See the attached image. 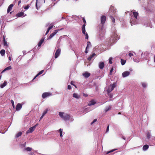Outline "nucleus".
I'll list each match as a JSON object with an SVG mask.
<instances>
[{
    "label": "nucleus",
    "mask_w": 155,
    "mask_h": 155,
    "mask_svg": "<svg viewBox=\"0 0 155 155\" xmlns=\"http://www.w3.org/2000/svg\"><path fill=\"white\" fill-rule=\"evenodd\" d=\"M11 69H12L11 67V66H9L6 68H5L3 71H2L1 73H3L5 71L8 70H10Z\"/></svg>",
    "instance_id": "6ab92c4d"
},
{
    "label": "nucleus",
    "mask_w": 155,
    "mask_h": 155,
    "mask_svg": "<svg viewBox=\"0 0 155 155\" xmlns=\"http://www.w3.org/2000/svg\"><path fill=\"white\" fill-rule=\"evenodd\" d=\"M95 55V54L94 53L93 54H92V55H91V57L93 58V57H94Z\"/></svg>",
    "instance_id": "603ef678"
},
{
    "label": "nucleus",
    "mask_w": 155,
    "mask_h": 155,
    "mask_svg": "<svg viewBox=\"0 0 155 155\" xmlns=\"http://www.w3.org/2000/svg\"><path fill=\"white\" fill-rule=\"evenodd\" d=\"M85 36H86L85 38L86 39H88V36L87 34L86 33H85Z\"/></svg>",
    "instance_id": "a18cd8bd"
},
{
    "label": "nucleus",
    "mask_w": 155,
    "mask_h": 155,
    "mask_svg": "<svg viewBox=\"0 0 155 155\" xmlns=\"http://www.w3.org/2000/svg\"><path fill=\"white\" fill-rule=\"evenodd\" d=\"M117 150V149H113L112 150H110V151H108L107 153V154H108V153H110L112 152H114V151L115 150Z\"/></svg>",
    "instance_id": "4c0bfd02"
},
{
    "label": "nucleus",
    "mask_w": 155,
    "mask_h": 155,
    "mask_svg": "<svg viewBox=\"0 0 155 155\" xmlns=\"http://www.w3.org/2000/svg\"><path fill=\"white\" fill-rule=\"evenodd\" d=\"M126 62V61L125 60H123L122 59H121V64L122 65H124Z\"/></svg>",
    "instance_id": "c85d7f7f"
},
{
    "label": "nucleus",
    "mask_w": 155,
    "mask_h": 155,
    "mask_svg": "<svg viewBox=\"0 0 155 155\" xmlns=\"http://www.w3.org/2000/svg\"><path fill=\"white\" fill-rule=\"evenodd\" d=\"M112 58L110 57L109 58V63L110 64H111L112 63Z\"/></svg>",
    "instance_id": "72a5a7b5"
},
{
    "label": "nucleus",
    "mask_w": 155,
    "mask_h": 155,
    "mask_svg": "<svg viewBox=\"0 0 155 155\" xmlns=\"http://www.w3.org/2000/svg\"><path fill=\"white\" fill-rule=\"evenodd\" d=\"M82 20H83V22L84 23V25L85 26L86 25V22L85 20V19L84 18H83L82 19Z\"/></svg>",
    "instance_id": "58836bf2"
},
{
    "label": "nucleus",
    "mask_w": 155,
    "mask_h": 155,
    "mask_svg": "<svg viewBox=\"0 0 155 155\" xmlns=\"http://www.w3.org/2000/svg\"><path fill=\"white\" fill-rule=\"evenodd\" d=\"M128 55L129 56L131 57L133 56V54L131 53H129Z\"/></svg>",
    "instance_id": "49530a36"
},
{
    "label": "nucleus",
    "mask_w": 155,
    "mask_h": 155,
    "mask_svg": "<svg viewBox=\"0 0 155 155\" xmlns=\"http://www.w3.org/2000/svg\"><path fill=\"white\" fill-rule=\"evenodd\" d=\"M97 121V119H94L93 121L91 122V124L92 125L93 124L94 122H96Z\"/></svg>",
    "instance_id": "37998d69"
},
{
    "label": "nucleus",
    "mask_w": 155,
    "mask_h": 155,
    "mask_svg": "<svg viewBox=\"0 0 155 155\" xmlns=\"http://www.w3.org/2000/svg\"><path fill=\"white\" fill-rule=\"evenodd\" d=\"M92 58L91 57V55H90V56L88 57L87 58V60L88 61H90L91 60V58Z\"/></svg>",
    "instance_id": "c03bdc74"
},
{
    "label": "nucleus",
    "mask_w": 155,
    "mask_h": 155,
    "mask_svg": "<svg viewBox=\"0 0 155 155\" xmlns=\"http://www.w3.org/2000/svg\"><path fill=\"white\" fill-rule=\"evenodd\" d=\"M133 15L135 18L136 19L137 18L138 13L136 12H133Z\"/></svg>",
    "instance_id": "a878e982"
},
{
    "label": "nucleus",
    "mask_w": 155,
    "mask_h": 155,
    "mask_svg": "<svg viewBox=\"0 0 155 155\" xmlns=\"http://www.w3.org/2000/svg\"><path fill=\"white\" fill-rule=\"evenodd\" d=\"M59 30H55L54 31V32L51 33L49 36V37L48 38V39H49L51 38H52L58 32V31H59Z\"/></svg>",
    "instance_id": "1a4fd4ad"
},
{
    "label": "nucleus",
    "mask_w": 155,
    "mask_h": 155,
    "mask_svg": "<svg viewBox=\"0 0 155 155\" xmlns=\"http://www.w3.org/2000/svg\"><path fill=\"white\" fill-rule=\"evenodd\" d=\"M116 86V83H114L112 84H111L109 87L108 88L107 91L108 93H110L114 89Z\"/></svg>",
    "instance_id": "7ed1b4c3"
},
{
    "label": "nucleus",
    "mask_w": 155,
    "mask_h": 155,
    "mask_svg": "<svg viewBox=\"0 0 155 155\" xmlns=\"http://www.w3.org/2000/svg\"><path fill=\"white\" fill-rule=\"evenodd\" d=\"M52 95L51 93L50 92H45L42 94V97L43 98H45L46 97L51 96Z\"/></svg>",
    "instance_id": "20e7f679"
},
{
    "label": "nucleus",
    "mask_w": 155,
    "mask_h": 155,
    "mask_svg": "<svg viewBox=\"0 0 155 155\" xmlns=\"http://www.w3.org/2000/svg\"><path fill=\"white\" fill-rule=\"evenodd\" d=\"M154 61L155 62V57H154Z\"/></svg>",
    "instance_id": "69168bd1"
},
{
    "label": "nucleus",
    "mask_w": 155,
    "mask_h": 155,
    "mask_svg": "<svg viewBox=\"0 0 155 155\" xmlns=\"http://www.w3.org/2000/svg\"><path fill=\"white\" fill-rule=\"evenodd\" d=\"M71 85H68V89L70 90L71 89Z\"/></svg>",
    "instance_id": "de8ad7c7"
},
{
    "label": "nucleus",
    "mask_w": 155,
    "mask_h": 155,
    "mask_svg": "<svg viewBox=\"0 0 155 155\" xmlns=\"http://www.w3.org/2000/svg\"><path fill=\"white\" fill-rule=\"evenodd\" d=\"M130 70L131 71H132V69H130Z\"/></svg>",
    "instance_id": "338daca9"
},
{
    "label": "nucleus",
    "mask_w": 155,
    "mask_h": 155,
    "mask_svg": "<svg viewBox=\"0 0 155 155\" xmlns=\"http://www.w3.org/2000/svg\"><path fill=\"white\" fill-rule=\"evenodd\" d=\"M21 0L19 1L18 2V6L20 4H21Z\"/></svg>",
    "instance_id": "5fc2aeb1"
},
{
    "label": "nucleus",
    "mask_w": 155,
    "mask_h": 155,
    "mask_svg": "<svg viewBox=\"0 0 155 155\" xmlns=\"http://www.w3.org/2000/svg\"><path fill=\"white\" fill-rule=\"evenodd\" d=\"M35 4L36 8L37 9L40 8L41 5L40 1H39L38 0H36Z\"/></svg>",
    "instance_id": "6e6552de"
},
{
    "label": "nucleus",
    "mask_w": 155,
    "mask_h": 155,
    "mask_svg": "<svg viewBox=\"0 0 155 155\" xmlns=\"http://www.w3.org/2000/svg\"><path fill=\"white\" fill-rule=\"evenodd\" d=\"M22 133L21 132H19L16 135L15 137L16 138H18L20 136H21L22 135Z\"/></svg>",
    "instance_id": "bb28decb"
},
{
    "label": "nucleus",
    "mask_w": 155,
    "mask_h": 155,
    "mask_svg": "<svg viewBox=\"0 0 155 155\" xmlns=\"http://www.w3.org/2000/svg\"><path fill=\"white\" fill-rule=\"evenodd\" d=\"M30 5H31L29 4L27 5V6H25V7L24 8V9L25 10L28 9L29 8V7L30 6Z\"/></svg>",
    "instance_id": "f704fd0d"
},
{
    "label": "nucleus",
    "mask_w": 155,
    "mask_h": 155,
    "mask_svg": "<svg viewBox=\"0 0 155 155\" xmlns=\"http://www.w3.org/2000/svg\"><path fill=\"white\" fill-rule=\"evenodd\" d=\"M91 43L90 42L88 41L87 42V49L89 47L91 46Z\"/></svg>",
    "instance_id": "7c9ffc66"
},
{
    "label": "nucleus",
    "mask_w": 155,
    "mask_h": 155,
    "mask_svg": "<svg viewBox=\"0 0 155 155\" xmlns=\"http://www.w3.org/2000/svg\"><path fill=\"white\" fill-rule=\"evenodd\" d=\"M74 86L76 88H77V86L75 85H74Z\"/></svg>",
    "instance_id": "e2e57ef3"
},
{
    "label": "nucleus",
    "mask_w": 155,
    "mask_h": 155,
    "mask_svg": "<svg viewBox=\"0 0 155 155\" xmlns=\"http://www.w3.org/2000/svg\"><path fill=\"white\" fill-rule=\"evenodd\" d=\"M61 51V49L59 48L58 49L56 50L54 55V58H56L58 57L60 54Z\"/></svg>",
    "instance_id": "9d476101"
},
{
    "label": "nucleus",
    "mask_w": 155,
    "mask_h": 155,
    "mask_svg": "<svg viewBox=\"0 0 155 155\" xmlns=\"http://www.w3.org/2000/svg\"><path fill=\"white\" fill-rule=\"evenodd\" d=\"M85 53H88V51H87V48H86L85 51Z\"/></svg>",
    "instance_id": "bf43d9fd"
},
{
    "label": "nucleus",
    "mask_w": 155,
    "mask_h": 155,
    "mask_svg": "<svg viewBox=\"0 0 155 155\" xmlns=\"http://www.w3.org/2000/svg\"><path fill=\"white\" fill-rule=\"evenodd\" d=\"M22 105L20 103H18L16 106V109L17 110H19L22 108Z\"/></svg>",
    "instance_id": "f8f14e48"
},
{
    "label": "nucleus",
    "mask_w": 155,
    "mask_h": 155,
    "mask_svg": "<svg viewBox=\"0 0 155 155\" xmlns=\"http://www.w3.org/2000/svg\"><path fill=\"white\" fill-rule=\"evenodd\" d=\"M147 136L148 138H150V135L149 132H148L147 134Z\"/></svg>",
    "instance_id": "09e8293b"
},
{
    "label": "nucleus",
    "mask_w": 155,
    "mask_h": 155,
    "mask_svg": "<svg viewBox=\"0 0 155 155\" xmlns=\"http://www.w3.org/2000/svg\"><path fill=\"white\" fill-rule=\"evenodd\" d=\"M73 97L77 99H78L80 97V96L78 95L77 94L74 93L73 95Z\"/></svg>",
    "instance_id": "4be33fe9"
},
{
    "label": "nucleus",
    "mask_w": 155,
    "mask_h": 155,
    "mask_svg": "<svg viewBox=\"0 0 155 155\" xmlns=\"http://www.w3.org/2000/svg\"><path fill=\"white\" fill-rule=\"evenodd\" d=\"M130 72L129 71H126L124 72H123L122 74V76L124 77H126L130 75Z\"/></svg>",
    "instance_id": "9b49d317"
},
{
    "label": "nucleus",
    "mask_w": 155,
    "mask_h": 155,
    "mask_svg": "<svg viewBox=\"0 0 155 155\" xmlns=\"http://www.w3.org/2000/svg\"><path fill=\"white\" fill-rule=\"evenodd\" d=\"M106 17L104 15H102L101 18V22L102 25H104L106 21Z\"/></svg>",
    "instance_id": "0eeeda50"
},
{
    "label": "nucleus",
    "mask_w": 155,
    "mask_h": 155,
    "mask_svg": "<svg viewBox=\"0 0 155 155\" xmlns=\"http://www.w3.org/2000/svg\"><path fill=\"white\" fill-rule=\"evenodd\" d=\"M119 37L117 35L116 32H114L113 33L110 39V41L112 43H114L117 39H119Z\"/></svg>",
    "instance_id": "f03ea898"
},
{
    "label": "nucleus",
    "mask_w": 155,
    "mask_h": 155,
    "mask_svg": "<svg viewBox=\"0 0 155 155\" xmlns=\"http://www.w3.org/2000/svg\"><path fill=\"white\" fill-rule=\"evenodd\" d=\"M49 31H50V30L49 29H48V30L47 31H46V33L45 34L46 35H47L48 33L49 32Z\"/></svg>",
    "instance_id": "6e6d98bb"
},
{
    "label": "nucleus",
    "mask_w": 155,
    "mask_h": 155,
    "mask_svg": "<svg viewBox=\"0 0 155 155\" xmlns=\"http://www.w3.org/2000/svg\"><path fill=\"white\" fill-rule=\"evenodd\" d=\"M109 125L108 126L107 130H106V132H107L109 130Z\"/></svg>",
    "instance_id": "8fccbe9b"
},
{
    "label": "nucleus",
    "mask_w": 155,
    "mask_h": 155,
    "mask_svg": "<svg viewBox=\"0 0 155 155\" xmlns=\"http://www.w3.org/2000/svg\"><path fill=\"white\" fill-rule=\"evenodd\" d=\"M149 148V146L147 144H146L143 146V149L144 150H146Z\"/></svg>",
    "instance_id": "5701e85b"
},
{
    "label": "nucleus",
    "mask_w": 155,
    "mask_h": 155,
    "mask_svg": "<svg viewBox=\"0 0 155 155\" xmlns=\"http://www.w3.org/2000/svg\"><path fill=\"white\" fill-rule=\"evenodd\" d=\"M114 8L113 6H111L110 8V10H113V9H114Z\"/></svg>",
    "instance_id": "3c124183"
},
{
    "label": "nucleus",
    "mask_w": 155,
    "mask_h": 155,
    "mask_svg": "<svg viewBox=\"0 0 155 155\" xmlns=\"http://www.w3.org/2000/svg\"><path fill=\"white\" fill-rule=\"evenodd\" d=\"M91 75L90 73L86 72L83 74V75L86 78H87L89 77Z\"/></svg>",
    "instance_id": "2eb2a0df"
},
{
    "label": "nucleus",
    "mask_w": 155,
    "mask_h": 155,
    "mask_svg": "<svg viewBox=\"0 0 155 155\" xmlns=\"http://www.w3.org/2000/svg\"><path fill=\"white\" fill-rule=\"evenodd\" d=\"M59 132L60 134V136L61 137H62V129H60L59 130Z\"/></svg>",
    "instance_id": "473e14b6"
},
{
    "label": "nucleus",
    "mask_w": 155,
    "mask_h": 155,
    "mask_svg": "<svg viewBox=\"0 0 155 155\" xmlns=\"http://www.w3.org/2000/svg\"><path fill=\"white\" fill-rule=\"evenodd\" d=\"M9 60L10 61H11V57H9Z\"/></svg>",
    "instance_id": "680f3d73"
},
{
    "label": "nucleus",
    "mask_w": 155,
    "mask_h": 155,
    "mask_svg": "<svg viewBox=\"0 0 155 155\" xmlns=\"http://www.w3.org/2000/svg\"><path fill=\"white\" fill-rule=\"evenodd\" d=\"M118 114H121V113H120V112H119V113H118Z\"/></svg>",
    "instance_id": "0e129e2a"
},
{
    "label": "nucleus",
    "mask_w": 155,
    "mask_h": 155,
    "mask_svg": "<svg viewBox=\"0 0 155 155\" xmlns=\"http://www.w3.org/2000/svg\"><path fill=\"white\" fill-rule=\"evenodd\" d=\"M85 26L84 25H83L82 28V31L83 34H85L86 33Z\"/></svg>",
    "instance_id": "aec40b11"
},
{
    "label": "nucleus",
    "mask_w": 155,
    "mask_h": 155,
    "mask_svg": "<svg viewBox=\"0 0 155 155\" xmlns=\"http://www.w3.org/2000/svg\"><path fill=\"white\" fill-rule=\"evenodd\" d=\"M48 110V109H46L43 113L42 115H43L44 116H45L47 114Z\"/></svg>",
    "instance_id": "c9c22d12"
},
{
    "label": "nucleus",
    "mask_w": 155,
    "mask_h": 155,
    "mask_svg": "<svg viewBox=\"0 0 155 155\" xmlns=\"http://www.w3.org/2000/svg\"><path fill=\"white\" fill-rule=\"evenodd\" d=\"M12 12H10V14H12Z\"/></svg>",
    "instance_id": "774afa93"
},
{
    "label": "nucleus",
    "mask_w": 155,
    "mask_h": 155,
    "mask_svg": "<svg viewBox=\"0 0 155 155\" xmlns=\"http://www.w3.org/2000/svg\"><path fill=\"white\" fill-rule=\"evenodd\" d=\"M11 103L12 104V106L14 108L15 107V105H14V101L13 100H11Z\"/></svg>",
    "instance_id": "a19ab883"
},
{
    "label": "nucleus",
    "mask_w": 155,
    "mask_h": 155,
    "mask_svg": "<svg viewBox=\"0 0 155 155\" xmlns=\"http://www.w3.org/2000/svg\"><path fill=\"white\" fill-rule=\"evenodd\" d=\"M113 70H114V68H113V67H112L110 71V72L109 74L110 75H111L112 74V72Z\"/></svg>",
    "instance_id": "ea45409f"
},
{
    "label": "nucleus",
    "mask_w": 155,
    "mask_h": 155,
    "mask_svg": "<svg viewBox=\"0 0 155 155\" xmlns=\"http://www.w3.org/2000/svg\"><path fill=\"white\" fill-rule=\"evenodd\" d=\"M111 108H112V107L111 106H109L108 108H106L105 109V112H107L108 111H109V110H110L111 109Z\"/></svg>",
    "instance_id": "cd10ccee"
},
{
    "label": "nucleus",
    "mask_w": 155,
    "mask_h": 155,
    "mask_svg": "<svg viewBox=\"0 0 155 155\" xmlns=\"http://www.w3.org/2000/svg\"><path fill=\"white\" fill-rule=\"evenodd\" d=\"M25 150L27 151H31L32 150V148L30 147H27L25 149Z\"/></svg>",
    "instance_id": "2f4dec72"
},
{
    "label": "nucleus",
    "mask_w": 155,
    "mask_h": 155,
    "mask_svg": "<svg viewBox=\"0 0 155 155\" xmlns=\"http://www.w3.org/2000/svg\"><path fill=\"white\" fill-rule=\"evenodd\" d=\"M83 96H84V97H87L88 96V95L87 94H85L84 93H83Z\"/></svg>",
    "instance_id": "864d4df0"
},
{
    "label": "nucleus",
    "mask_w": 155,
    "mask_h": 155,
    "mask_svg": "<svg viewBox=\"0 0 155 155\" xmlns=\"http://www.w3.org/2000/svg\"><path fill=\"white\" fill-rule=\"evenodd\" d=\"M44 71L43 70H42L41 71H40L38 74L33 79V80H34V79H35L38 76V75H39L41 74H42L43 73Z\"/></svg>",
    "instance_id": "393cba45"
},
{
    "label": "nucleus",
    "mask_w": 155,
    "mask_h": 155,
    "mask_svg": "<svg viewBox=\"0 0 155 155\" xmlns=\"http://www.w3.org/2000/svg\"><path fill=\"white\" fill-rule=\"evenodd\" d=\"M96 103V102H95L94 100H92L89 102L88 104V105L89 106H91L94 105Z\"/></svg>",
    "instance_id": "dca6fc26"
},
{
    "label": "nucleus",
    "mask_w": 155,
    "mask_h": 155,
    "mask_svg": "<svg viewBox=\"0 0 155 155\" xmlns=\"http://www.w3.org/2000/svg\"><path fill=\"white\" fill-rule=\"evenodd\" d=\"M44 40V38H42L40 41H39L38 44V47H40L41 46L42 43L43 42Z\"/></svg>",
    "instance_id": "f3484780"
},
{
    "label": "nucleus",
    "mask_w": 155,
    "mask_h": 155,
    "mask_svg": "<svg viewBox=\"0 0 155 155\" xmlns=\"http://www.w3.org/2000/svg\"><path fill=\"white\" fill-rule=\"evenodd\" d=\"M44 116L43 115H42L41 117L40 118V120H41V119H42V118H43V117H44Z\"/></svg>",
    "instance_id": "4d7b16f0"
},
{
    "label": "nucleus",
    "mask_w": 155,
    "mask_h": 155,
    "mask_svg": "<svg viewBox=\"0 0 155 155\" xmlns=\"http://www.w3.org/2000/svg\"><path fill=\"white\" fill-rule=\"evenodd\" d=\"M74 82L73 81H71V85H74Z\"/></svg>",
    "instance_id": "13d9d810"
},
{
    "label": "nucleus",
    "mask_w": 155,
    "mask_h": 155,
    "mask_svg": "<svg viewBox=\"0 0 155 155\" xmlns=\"http://www.w3.org/2000/svg\"><path fill=\"white\" fill-rule=\"evenodd\" d=\"M36 127V125L29 128V130L26 132V134L32 132L35 130Z\"/></svg>",
    "instance_id": "39448f33"
},
{
    "label": "nucleus",
    "mask_w": 155,
    "mask_h": 155,
    "mask_svg": "<svg viewBox=\"0 0 155 155\" xmlns=\"http://www.w3.org/2000/svg\"><path fill=\"white\" fill-rule=\"evenodd\" d=\"M5 50L2 49L0 51V53L2 56H3L5 55Z\"/></svg>",
    "instance_id": "b1692460"
},
{
    "label": "nucleus",
    "mask_w": 155,
    "mask_h": 155,
    "mask_svg": "<svg viewBox=\"0 0 155 155\" xmlns=\"http://www.w3.org/2000/svg\"><path fill=\"white\" fill-rule=\"evenodd\" d=\"M3 41L4 45L7 47L8 46V45L7 42L6 41L4 35L3 36Z\"/></svg>",
    "instance_id": "4468645a"
},
{
    "label": "nucleus",
    "mask_w": 155,
    "mask_h": 155,
    "mask_svg": "<svg viewBox=\"0 0 155 155\" xmlns=\"http://www.w3.org/2000/svg\"><path fill=\"white\" fill-rule=\"evenodd\" d=\"M17 0H15V2H14V4H11L8 7V9H7L8 13H9V12H10V11L12 10V8H13V6L14 5H15V2H16Z\"/></svg>",
    "instance_id": "423d86ee"
},
{
    "label": "nucleus",
    "mask_w": 155,
    "mask_h": 155,
    "mask_svg": "<svg viewBox=\"0 0 155 155\" xmlns=\"http://www.w3.org/2000/svg\"><path fill=\"white\" fill-rule=\"evenodd\" d=\"M24 15V13L23 12H21L18 13L16 15V16L18 17H21Z\"/></svg>",
    "instance_id": "a211bd4d"
},
{
    "label": "nucleus",
    "mask_w": 155,
    "mask_h": 155,
    "mask_svg": "<svg viewBox=\"0 0 155 155\" xmlns=\"http://www.w3.org/2000/svg\"><path fill=\"white\" fill-rule=\"evenodd\" d=\"M104 62H101L99 63V68L101 69H102L104 68Z\"/></svg>",
    "instance_id": "ddd939ff"
},
{
    "label": "nucleus",
    "mask_w": 155,
    "mask_h": 155,
    "mask_svg": "<svg viewBox=\"0 0 155 155\" xmlns=\"http://www.w3.org/2000/svg\"><path fill=\"white\" fill-rule=\"evenodd\" d=\"M110 18L111 19L113 23H114L115 22V19L112 16H110Z\"/></svg>",
    "instance_id": "c756f323"
},
{
    "label": "nucleus",
    "mask_w": 155,
    "mask_h": 155,
    "mask_svg": "<svg viewBox=\"0 0 155 155\" xmlns=\"http://www.w3.org/2000/svg\"><path fill=\"white\" fill-rule=\"evenodd\" d=\"M53 26V25H52V24H51L50 25V27L48 28V29H49V30H50L52 28Z\"/></svg>",
    "instance_id": "79ce46f5"
},
{
    "label": "nucleus",
    "mask_w": 155,
    "mask_h": 155,
    "mask_svg": "<svg viewBox=\"0 0 155 155\" xmlns=\"http://www.w3.org/2000/svg\"><path fill=\"white\" fill-rule=\"evenodd\" d=\"M142 87L144 88H145L147 87V84L145 83H142Z\"/></svg>",
    "instance_id": "e433bc0d"
},
{
    "label": "nucleus",
    "mask_w": 155,
    "mask_h": 155,
    "mask_svg": "<svg viewBox=\"0 0 155 155\" xmlns=\"http://www.w3.org/2000/svg\"><path fill=\"white\" fill-rule=\"evenodd\" d=\"M112 96H113V95H111V94H110V95H109L110 98H112Z\"/></svg>",
    "instance_id": "052dcab7"
},
{
    "label": "nucleus",
    "mask_w": 155,
    "mask_h": 155,
    "mask_svg": "<svg viewBox=\"0 0 155 155\" xmlns=\"http://www.w3.org/2000/svg\"><path fill=\"white\" fill-rule=\"evenodd\" d=\"M7 82L6 81H5L3 84H1L0 87L2 88H3L5 86L7 85Z\"/></svg>",
    "instance_id": "412c9836"
},
{
    "label": "nucleus",
    "mask_w": 155,
    "mask_h": 155,
    "mask_svg": "<svg viewBox=\"0 0 155 155\" xmlns=\"http://www.w3.org/2000/svg\"><path fill=\"white\" fill-rule=\"evenodd\" d=\"M59 115L60 117L65 120H67L70 119L71 116L67 114H65L64 112H59Z\"/></svg>",
    "instance_id": "f257e3e1"
}]
</instances>
